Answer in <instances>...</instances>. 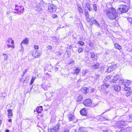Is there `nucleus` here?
Segmentation results:
<instances>
[{
	"label": "nucleus",
	"mask_w": 132,
	"mask_h": 132,
	"mask_svg": "<svg viewBox=\"0 0 132 132\" xmlns=\"http://www.w3.org/2000/svg\"><path fill=\"white\" fill-rule=\"evenodd\" d=\"M105 12L107 17L111 20H115L118 17V15L115 9L112 7L106 9Z\"/></svg>",
	"instance_id": "1"
},
{
	"label": "nucleus",
	"mask_w": 132,
	"mask_h": 132,
	"mask_svg": "<svg viewBox=\"0 0 132 132\" xmlns=\"http://www.w3.org/2000/svg\"><path fill=\"white\" fill-rule=\"evenodd\" d=\"M91 100L90 99H87L84 101L83 102V104L86 106H90L93 107L97 105L98 103H92Z\"/></svg>",
	"instance_id": "2"
},
{
	"label": "nucleus",
	"mask_w": 132,
	"mask_h": 132,
	"mask_svg": "<svg viewBox=\"0 0 132 132\" xmlns=\"http://www.w3.org/2000/svg\"><path fill=\"white\" fill-rule=\"evenodd\" d=\"M118 9L119 11L118 13L119 14H120L126 12L127 11L128 9L126 5H121L119 6Z\"/></svg>",
	"instance_id": "3"
},
{
	"label": "nucleus",
	"mask_w": 132,
	"mask_h": 132,
	"mask_svg": "<svg viewBox=\"0 0 132 132\" xmlns=\"http://www.w3.org/2000/svg\"><path fill=\"white\" fill-rule=\"evenodd\" d=\"M127 124L124 121H118L115 123V127L118 128H122L126 126Z\"/></svg>",
	"instance_id": "4"
},
{
	"label": "nucleus",
	"mask_w": 132,
	"mask_h": 132,
	"mask_svg": "<svg viewBox=\"0 0 132 132\" xmlns=\"http://www.w3.org/2000/svg\"><path fill=\"white\" fill-rule=\"evenodd\" d=\"M56 7L53 4L48 5V11L50 12H53L56 11Z\"/></svg>",
	"instance_id": "5"
},
{
	"label": "nucleus",
	"mask_w": 132,
	"mask_h": 132,
	"mask_svg": "<svg viewBox=\"0 0 132 132\" xmlns=\"http://www.w3.org/2000/svg\"><path fill=\"white\" fill-rule=\"evenodd\" d=\"M113 64H111V65L109 66V67L108 68L107 70V71L108 72H110L111 71H113L117 67V64H114V63H112Z\"/></svg>",
	"instance_id": "6"
},
{
	"label": "nucleus",
	"mask_w": 132,
	"mask_h": 132,
	"mask_svg": "<svg viewBox=\"0 0 132 132\" xmlns=\"http://www.w3.org/2000/svg\"><path fill=\"white\" fill-rule=\"evenodd\" d=\"M60 126V124H58L55 126L51 128L50 130L48 129V132H56L57 131L59 130Z\"/></svg>",
	"instance_id": "7"
},
{
	"label": "nucleus",
	"mask_w": 132,
	"mask_h": 132,
	"mask_svg": "<svg viewBox=\"0 0 132 132\" xmlns=\"http://www.w3.org/2000/svg\"><path fill=\"white\" fill-rule=\"evenodd\" d=\"M109 86V84L107 83H105L104 84L101 85L99 87V89L101 91H103L107 88Z\"/></svg>",
	"instance_id": "8"
},
{
	"label": "nucleus",
	"mask_w": 132,
	"mask_h": 132,
	"mask_svg": "<svg viewBox=\"0 0 132 132\" xmlns=\"http://www.w3.org/2000/svg\"><path fill=\"white\" fill-rule=\"evenodd\" d=\"M72 127L71 125H67L66 127L61 132H69V130Z\"/></svg>",
	"instance_id": "9"
},
{
	"label": "nucleus",
	"mask_w": 132,
	"mask_h": 132,
	"mask_svg": "<svg viewBox=\"0 0 132 132\" xmlns=\"http://www.w3.org/2000/svg\"><path fill=\"white\" fill-rule=\"evenodd\" d=\"M100 129L103 132H111V131L107 127L102 126L100 127Z\"/></svg>",
	"instance_id": "10"
},
{
	"label": "nucleus",
	"mask_w": 132,
	"mask_h": 132,
	"mask_svg": "<svg viewBox=\"0 0 132 132\" xmlns=\"http://www.w3.org/2000/svg\"><path fill=\"white\" fill-rule=\"evenodd\" d=\"M57 91L58 92L59 94L61 95L65 94L66 93V89L64 88L57 89Z\"/></svg>",
	"instance_id": "11"
},
{
	"label": "nucleus",
	"mask_w": 132,
	"mask_h": 132,
	"mask_svg": "<svg viewBox=\"0 0 132 132\" xmlns=\"http://www.w3.org/2000/svg\"><path fill=\"white\" fill-rule=\"evenodd\" d=\"M67 117L69 121L74 120L75 119V117L71 114H68L67 115Z\"/></svg>",
	"instance_id": "12"
},
{
	"label": "nucleus",
	"mask_w": 132,
	"mask_h": 132,
	"mask_svg": "<svg viewBox=\"0 0 132 132\" xmlns=\"http://www.w3.org/2000/svg\"><path fill=\"white\" fill-rule=\"evenodd\" d=\"M40 4L38 3L36 4L35 6L34 9L35 10L38 12L42 10V8L40 6Z\"/></svg>",
	"instance_id": "13"
},
{
	"label": "nucleus",
	"mask_w": 132,
	"mask_h": 132,
	"mask_svg": "<svg viewBox=\"0 0 132 132\" xmlns=\"http://www.w3.org/2000/svg\"><path fill=\"white\" fill-rule=\"evenodd\" d=\"M120 77V75H116L114 77V78L110 82L112 83H116L118 79Z\"/></svg>",
	"instance_id": "14"
},
{
	"label": "nucleus",
	"mask_w": 132,
	"mask_h": 132,
	"mask_svg": "<svg viewBox=\"0 0 132 132\" xmlns=\"http://www.w3.org/2000/svg\"><path fill=\"white\" fill-rule=\"evenodd\" d=\"M40 53L36 51H35L33 52L32 54V56L35 57H37L40 55Z\"/></svg>",
	"instance_id": "15"
},
{
	"label": "nucleus",
	"mask_w": 132,
	"mask_h": 132,
	"mask_svg": "<svg viewBox=\"0 0 132 132\" xmlns=\"http://www.w3.org/2000/svg\"><path fill=\"white\" fill-rule=\"evenodd\" d=\"M89 90V89L86 87L82 88L81 89V91L84 93H87Z\"/></svg>",
	"instance_id": "16"
},
{
	"label": "nucleus",
	"mask_w": 132,
	"mask_h": 132,
	"mask_svg": "<svg viewBox=\"0 0 132 132\" xmlns=\"http://www.w3.org/2000/svg\"><path fill=\"white\" fill-rule=\"evenodd\" d=\"M42 106H39L36 109V111H35L34 113L36 114V112H37L39 114L41 113L42 110Z\"/></svg>",
	"instance_id": "17"
},
{
	"label": "nucleus",
	"mask_w": 132,
	"mask_h": 132,
	"mask_svg": "<svg viewBox=\"0 0 132 132\" xmlns=\"http://www.w3.org/2000/svg\"><path fill=\"white\" fill-rule=\"evenodd\" d=\"M22 7H23L21 6H19L16 5H15V7L14 10L17 11L22 10Z\"/></svg>",
	"instance_id": "18"
},
{
	"label": "nucleus",
	"mask_w": 132,
	"mask_h": 132,
	"mask_svg": "<svg viewBox=\"0 0 132 132\" xmlns=\"http://www.w3.org/2000/svg\"><path fill=\"white\" fill-rule=\"evenodd\" d=\"M28 39L26 38L25 39L23 40L21 44V47H22V44H28Z\"/></svg>",
	"instance_id": "19"
},
{
	"label": "nucleus",
	"mask_w": 132,
	"mask_h": 132,
	"mask_svg": "<svg viewBox=\"0 0 132 132\" xmlns=\"http://www.w3.org/2000/svg\"><path fill=\"white\" fill-rule=\"evenodd\" d=\"M131 82V80H127L126 82L123 83V85H124L125 87H127L130 84Z\"/></svg>",
	"instance_id": "20"
},
{
	"label": "nucleus",
	"mask_w": 132,
	"mask_h": 132,
	"mask_svg": "<svg viewBox=\"0 0 132 132\" xmlns=\"http://www.w3.org/2000/svg\"><path fill=\"white\" fill-rule=\"evenodd\" d=\"M8 112V116L9 118H11L13 116V114L12 113V110L11 109H9L7 110Z\"/></svg>",
	"instance_id": "21"
},
{
	"label": "nucleus",
	"mask_w": 132,
	"mask_h": 132,
	"mask_svg": "<svg viewBox=\"0 0 132 132\" xmlns=\"http://www.w3.org/2000/svg\"><path fill=\"white\" fill-rule=\"evenodd\" d=\"M120 87L119 86L116 85H115L114 86V90L116 92H119L120 90Z\"/></svg>",
	"instance_id": "22"
},
{
	"label": "nucleus",
	"mask_w": 132,
	"mask_h": 132,
	"mask_svg": "<svg viewBox=\"0 0 132 132\" xmlns=\"http://www.w3.org/2000/svg\"><path fill=\"white\" fill-rule=\"evenodd\" d=\"M78 132H87L86 129L85 127L80 128L78 130Z\"/></svg>",
	"instance_id": "23"
},
{
	"label": "nucleus",
	"mask_w": 132,
	"mask_h": 132,
	"mask_svg": "<svg viewBox=\"0 0 132 132\" xmlns=\"http://www.w3.org/2000/svg\"><path fill=\"white\" fill-rule=\"evenodd\" d=\"M81 114L83 116H85L87 113L85 108L83 109L80 111Z\"/></svg>",
	"instance_id": "24"
},
{
	"label": "nucleus",
	"mask_w": 132,
	"mask_h": 132,
	"mask_svg": "<svg viewBox=\"0 0 132 132\" xmlns=\"http://www.w3.org/2000/svg\"><path fill=\"white\" fill-rule=\"evenodd\" d=\"M83 98L82 95H80L77 97V101L78 102H80V101L82 100Z\"/></svg>",
	"instance_id": "25"
},
{
	"label": "nucleus",
	"mask_w": 132,
	"mask_h": 132,
	"mask_svg": "<svg viewBox=\"0 0 132 132\" xmlns=\"http://www.w3.org/2000/svg\"><path fill=\"white\" fill-rule=\"evenodd\" d=\"M80 70V69L79 68H76L75 70V71L73 73L74 74H76L78 75L79 73Z\"/></svg>",
	"instance_id": "26"
},
{
	"label": "nucleus",
	"mask_w": 132,
	"mask_h": 132,
	"mask_svg": "<svg viewBox=\"0 0 132 132\" xmlns=\"http://www.w3.org/2000/svg\"><path fill=\"white\" fill-rule=\"evenodd\" d=\"M42 87L45 90H47L48 88L47 87L46 85H45L44 83H43L41 85Z\"/></svg>",
	"instance_id": "27"
},
{
	"label": "nucleus",
	"mask_w": 132,
	"mask_h": 132,
	"mask_svg": "<svg viewBox=\"0 0 132 132\" xmlns=\"http://www.w3.org/2000/svg\"><path fill=\"white\" fill-rule=\"evenodd\" d=\"M114 47L120 50L122 49V47L118 44L116 43L114 45Z\"/></svg>",
	"instance_id": "28"
},
{
	"label": "nucleus",
	"mask_w": 132,
	"mask_h": 132,
	"mask_svg": "<svg viewBox=\"0 0 132 132\" xmlns=\"http://www.w3.org/2000/svg\"><path fill=\"white\" fill-rule=\"evenodd\" d=\"M95 20H94V18H90L89 20V22H90V24L92 25L93 24H94V21Z\"/></svg>",
	"instance_id": "29"
},
{
	"label": "nucleus",
	"mask_w": 132,
	"mask_h": 132,
	"mask_svg": "<svg viewBox=\"0 0 132 132\" xmlns=\"http://www.w3.org/2000/svg\"><path fill=\"white\" fill-rule=\"evenodd\" d=\"M86 7L88 10L90 11H91L92 10V8H91V6L88 3H87L85 4Z\"/></svg>",
	"instance_id": "30"
},
{
	"label": "nucleus",
	"mask_w": 132,
	"mask_h": 132,
	"mask_svg": "<svg viewBox=\"0 0 132 132\" xmlns=\"http://www.w3.org/2000/svg\"><path fill=\"white\" fill-rule=\"evenodd\" d=\"M52 93L50 92H48L46 93L45 94L47 97H50L52 96Z\"/></svg>",
	"instance_id": "31"
},
{
	"label": "nucleus",
	"mask_w": 132,
	"mask_h": 132,
	"mask_svg": "<svg viewBox=\"0 0 132 132\" xmlns=\"http://www.w3.org/2000/svg\"><path fill=\"white\" fill-rule=\"evenodd\" d=\"M77 44L79 46H82L84 45V43L82 41H78L77 43Z\"/></svg>",
	"instance_id": "32"
},
{
	"label": "nucleus",
	"mask_w": 132,
	"mask_h": 132,
	"mask_svg": "<svg viewBox=\"0 0 132 132\" xmlns=\"http://www.w3.org/2000/svg\"><path fill=\"white\" fill-rule=\"evenodd\" d=\"M92 67L95 69H98L99 67V64L98 63L96 64L95 65H92Z\"/></svg>",
	"instance_id": "33"
},
{
	"label": "nucleus",
	"mask_w": 132,
	"mask_h": 132,
	"mask_svg": "<svg viewBox=\"0 0 132 132\" xmlns=\"http://www.w3.org/2000/svg\"><path fill=\"white\" fill-rule=\"evenodd\" d=\"M119 132H131L129 130L127 129V128H124L122 129L119 131Z\"/></svg>",
	"instance_id": "34"
},
{
	"label": "nucleus",
	"mask_w": 132,
	"mask_h": 132,
	"mask_svg": "<svg viewBox=\"0 0 132 132\" xmlns=\"http://www.w3.org/2000/svg\"><path fill=\"white\" fill-rule=\"evenodd\" d=\"M22 10L17 11V14H18L19 15H21V14H23V13L24 12V8L23 7H22Z\"/></svg>",
	"instance_id": "35"
},
{
	"label": "nucleus",
	"mask_w": 132,
	"mask_h": 132,
	"mask_svg": "<svg viewBox=\"0 0 132 132\" xmlns=\"http://www.w3.org/2000/svg\"><path fill=\"white\" fill-rule=\"evenodd\" d=\"M85 14L86 16V18L88 19L89 18V15L88 14V11L86 9L84 10Z\"/></svg>",
	"instance_id": "36"
},
{
	"label": "nucleus",
	"mask_w": 132,
	"mask_h": 132,
	"mask_svg": "<svg viewBox=\"0 0 132 132\" xmlns=\"http://www.w3.org/2000/svg\"><path fill=\"white\" fill-rule=\"evenodd\" d=\"M2 55L4 56V59L5 60H7L9 59V57L7 55L4 53L2 54Z\"/></svg>",
	"instance_id": "37"
},
{
	"label": "nucleus",
	"mask_w": 132,
	"mask_h": 132,
	"mask_svg": "<svg viewBox=\"0 0 132 132\" xmlns=\"http://www.w3.org/2000/svg\"><path fill=\"white\" fill-rule=\"evenodd\" d=\"M78 9L80 13H83L84 11L79 6H78Z\"/></svg>",
	"instance_id": "38"
},
{
	"label": "nucleus",
	"mask_w": 132,
	"mask_h": 132,
	"mask_svg": "<svg viewBox=\"0 0 132 132\" xmlns=\"http://www.w3.org/2000/svg\"><path fill=\"white\" fill-rule=\"evenodd\" d=\"M132 94L131 91H129L126 93L125 95L126 96H129L131 94Z\"/></svg>",
	"instance_id": "39"
},
{
	"label": "nucleus",
	"mask_w": 132,
	"mask_h": 132,
	"mask_svg": "<svg viewBox=\"0 0 132 132\" xmlns=\"http://www.w3.org/2000/svg\"><path fill=\"white\" fill-rule=\"evenodd\" d=\"M74 64V61L72 59H71L70 60V61L69 63V64H73V65Z\"/></svg>",
	"instance_id": "40"
},
{
	"label": "nucleus",
	"mask_w": 132,
	"mask_h": 132,
	"mask_svg": "<svg viewBox=\"0 0 132 132\" xmlns=\"http://www.w3.org/2000/svg\"><path fill=\"white\" fill-rule=\"evenodd\" d=\"M83 48L81 47H79L78 48V52L79 53H81L83 51Z\"/></svg>",
	"instance_id": "41"
},
{
	"label": "nucleus",
	"mask_w": 132,
	"mask_h": 132,
	"mask_svg": "<svg viewBox=\"0 0 132 132\" xmlns=\"http://www.w3.org/2000/svg\"><path fill=\"white\" fill-rule=\"evenodd\" d=\"M36 77H32V78L31 80V81L30 82V84L31 85H32V83H33L34 81V80L35 79H36Z\"/></svg>",
	"instance_id": "42"
},
{
	"label": "nucleus",
	"mask_w": 132,
	"mask_h": 132,
	"mask_svg": "<svg viewBox=\"0 0 132 132\" xmlns=\"http://www.w3.org/2000/svg\"><path fill=\"white\" fill-rule=\"evenodd\" d=\"M128 119L129 122H132V115H130L129 116Z\"/></svg>",
	"instance_id": "43"
},
{
	"label": "nucleus",
	"mask_w": 132,
	"mask_h": 132,
	"mask_svg": "<svg viewBox=\"0 0 132 132\" xmlns=\"http://www.w3.org/2000/svg\"><path fill=\"white\" fill-rule=\"evenodd\" d=\"M29 78L28 76H27L25 78V79L24 80V82L27 83L28 81Z\"/></svg>",
	"instance_id": "44"
},
{
	"label": "nucleus",
	"mask_w": 132,
	"mask_h": 132,
	"mask_svg": "<svg viewBox=\"0 0 132 132\" xmlns=\"http://www.w3.org/2000/svg\"><path fill=\"white\" fill-rule=\"evenodd\" d=\"M100 75L98 74H95L94 77L95 79L97 80L99 77Z\"/></svg>",
	"instance_id": "45"
},
{
	"label": "nucleus",
	"mask_w": 132,
	"mask_h": 132,
	"mask_svg": "<svg viewBox=\"0 0 132 132\" xmlns=\"http://www.w3.org/2000/svg\"><path fill=\"white\" fill-rule=\"evenodd\" d=\"M124 81V80L122 79V78H119V83L120 84H122V83H123Z\"/></svg>",
	"instance_id": "46"
},
{
	"label": "nucleus",
	"mask_w": 132,
	"mask_h": 132,
	"mask_svg": "<svg viewBox=\"0 0 132 132\" xmlns=\"http://www.w3.org/2000/svg\"><path fill=\"white\" fill-rule=\"evenodd\" d=\"M94 24H95V25L98 27H99L100 26L99 24L96 20L95 21H94Z\"/></svg>",
	"instance_id": "47"
},
{
	"label": "nucleus",
	"mask_w": 132,
	"mask_h": 132,
	"mask_svg": "<svg viewBox=\"0 0 132 132\" xmlns=\"http://www.w3.org/2000/svg\"><path fill=\"white\" fill-rule=\"evenodd\" d=\"M125 90L126 91H129L130 89V87H125L124 88Z\"/></svg>",
	"instance_id": "48"
},
{
	"label": "nucleus",
	"mask_w": 132,
	"mask_h": 132,
	"mask_svg": "<svg viewBox=\"0 0 132 132\" xmlns=\"http://www.w3.org/2000/svg\"><path fill=\"white\" fill-rule=\"evenodd\" d=\"M93 8L94 11L96 12L97 11V6L95 4H94L93 5Z\"/></svg>",
	"instance_id": "49"
},
{
	"label": "nucleus",
	"mask_w": 132,
	"mask_h": 132,
	"mask_svg": "<svg viewBox=\"0 0 132 132\" xmlns=\"http://www.w3.org/2000/svg\"><path fill=\"white\" fill-rule=\"evenodd\" d=\"M105 68L104 66H102L100 68V70L101 71H103L104 69Z\"/></svg>",
	"instance_id": "50"
},
{
	"label": "nucleus",
	"mask_w": 132,
	"mask_h": 132,
	"mask_svg": "<svg viewBox=\"0 0 132 132\" xmlns=\"http://www.w3.org/2000/svg\"><path fill=\"white\" fill-rule=\"evenodd\" d=\"M127 20L129 21L130 23L132 24V18H129L127 19Z\"/></svg>",
	"instance_id": "51"
},
{
	"label": "nucleus",
	"mask_w": 132,
	"mask_h": 132,
	"mask_svg": "<svg viewBox=\"0 0 132 132\" xmlns=\"http://www.w3.org/2000/svg\"><path fill=\"white\" fill-rule=\"evenodd\" d=\"M72 46L71 45H67V48L70 50H71L72 48Z\"/></svg>",
	"instance_id": "52"
},
{
	"label": "nucleus",
	"mask_w": 132,
	"mask_h": 132,
	"mask_svg": "<svg viewBox=\"0 0 132 132\" xmlns=\"http://www.w3.org/2000/svg\"><path fill=\"white\" fill-rule=\"evenodd\" d=\"M87 72L85 70H83L82 71V74L83 75H86V73Z\"/></svg>",
	"instance_id": "53"
},
{
	"label": "nucleus",
	"mask_w": 132,
	"mask_h": 132,
	"mask_svg": "<svg viewBox=\"0 0 132 132\" xmlns=\"http://www.w3.org/2000/svg\"><path fill=\"white\" fill-rule=\"evenodd\" d=\"M79 39L81 40V41H84L85 40V38H84L83 37H80L79 38Z\"/></svg>",
	"instance_id": "54"
},
{
	"label": "nucleus",
	"mask_w": 132,
	"mask_h": 132,
	"mask_svg": "<svg viewBox=\"0 0 132 132\" xmlns=\"http://www.w3.org/2000/svg\"><path fill=\"white\" fill-rule=\"evenodd\" d=\"M90 54H91V57L92 58H93L94 57L95 55L93 53L91 52L90 53Z\"/></svg>",
	"instance_id": "55"
},
{
	"label": "nucleus",
	"mask_w": 132,
	"mask_h": 132,
	"mask_svg": "<svg viewBox=\"0 0 132 132\" xmlns=\"http://www.w3.org/2000/svg\"><path fill=\"white\" fill-rule=\"evenodd\" d=\"M111 77V75H110L108 76H107L106 77V78L107 79H110Z\"/></svg>",
	"instance_id": "56"
},
{
	"label": "nucleus",
	"mask_w": 132,
	"mask_h": 132,
	"mask_svg": "<svg viewBox=\"0 0 132 132\" xmlns=\"http://www.w3.org/2000/svg\"><path fill=\"white\" fill-rule=\"evenodd\" d=\"M7 17L9 18L10 21H12V17L11 16V15H10L9 16H7Z\"/></svg>",
	"instance_id": "57"
},
{
	"label": "nucleus",
	"mask_w": 132,
	"mask_h": 132,
	"mask_svg": "<svg viewBox=\"0 0 132 132\" xmlns=\"http://www.w3.org/2000/svg\"><path fill=\"white\" fill-rule=\"evenodd\" d=\"M77 79V78L76 77L73 78V77H71L70 78V80H76Z\"/></svg>",
	"instance_id": "58"
},
{
	"label": "nucleus",
	"mask_w": 132,
	"mask_h": 132,
	"mask_svg": "<svg viewBox=\"0 0 132 132\" xmlns=\"http://www.w3.org/2000/svg\"><path fill=\"white\" fill-rule=\"evenodd\" d=\"M27 69H25L24 71L23 72V75H24L25 74V73L27 72Z\"/></svg>",
	"instance_id": "59"
},
{
	"label": "nucleus",
	"mask_w": 132,
	"mask_h": 132,
	"mask_svg": "<svg viewBox=\"0 0 132 132\" xmlns=\"http://www.w3.org/2000/svg\"><path fill=\"white\" fill-rule=\"evenodd\" d=\"M34 48L36 50H37L38 48V46L37 45H35L34 46Z\"/></svg>",
	"instance_id": "60"
},
{
	"label": "nucleus",
	"mask_w": 132,
	"mask_h": 132,
	"mask_svg": "<svg viewBox=\"0 0 132 132\" xmlns=\"http://www.w3.org/2000/svg\"><path fill=\"white\" fill-rule=\"evenodd\" d=\"M12 38H9L8 39V40H7V42L9 43L10 42V41L12 40Z\"/></svg>",
	"instance_id": "61"
},
{
	"label": "nucleus",
	"mask_w": 132,
	"mask_h": 132,
	"mask_svg": "<svg viewBox=\"0 0 132 132\" xmlns=\"http://www.w3.org/2000/svg\"><path fill=\"white\" fill-rule=\"evenodd\" d=\"M7 46L8 47H12V48H14V47L13 46L8 44L7 45Z\"/></svg>",
	"instance_id": "62"
},
{
	"label": "nucleus",
	"mask_w": 132,
	"mask_h": 132,
	"mask_svg": "<svg viewBox=\"0 0 132 132\" xmlns=\"http://www.w3.org/2000/svg\"><path fill=\"white\" fill-rule=\"evenodd\" d=\"M77 130L75 129H73L72 130V132H77Z\"/></svg>",
	"instance_id": "63"
},
{
	"label": "nucleus",
	"mask_w": 132,
	"mask_h": 132,
	"mask_svg": "<svg viewBox=\"0 0 132 132\" xmlns=\"http://www.w3.org/2000/svg\"><path fill=\"white\" fill-rule=\"evenodd\" d=\"M62 54L60 52H57V55L58 56Z\"/></svg>",
	"instance_id": "64"
}]
</instances>
